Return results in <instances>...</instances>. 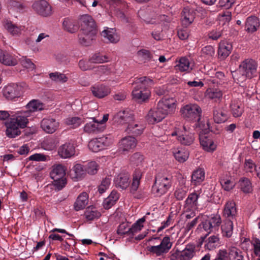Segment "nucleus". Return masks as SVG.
<instances>
[{
	"label": "nucleus",
	"instance_id": "nucleus-35",
	"mask_svg": "<svg viewBox=\"0 0 260 260\" xmlns=\"http://www.w3.org/2000/svg\"><path fill=\"white\" fill-rule=\"evenodd\" d=\"M62 27L64 30L73 34L78 31L79 27L75 21L70 18H65L62 22Z\"/></svg>",
	"mask_w": 260,
	"mask_h": 260
},
{
	"label": "nucleus",
	"instance_id": "nucleus-23",
	"mask_svg": "<svg viewBox=\"0 0 260 260\" xmlns=\"http://www.w3.org/2000/svg\"><path fill=\"white\" fill-rule=\"evenodd\" d=\"M195 254V246L190 244H187L183 250L176 252L179 260H190Z\"/></svg>",
	"mask_w": 260,
	"mask_h": 260
},
{
	"label": "nucleus",
	"instance_id": "nucleus-26",
	"mask_svg": "<svg viewBox=\"0 0 260 260\" xmlns=\"http://www.w3.org/2000/svg\"><path fill=\"white\" fill-rule=\"evenodd\" d=\"M237 214L235 203L232 201L227 202L224 206L223 216L226 219L234 220Z\"/></svg>",
	"mask_w": 260,
	"mask_h": 260
},
{
	"label": "nucleus",
	"instance_id": "nucleus-18",
	"mask_svg": "<svg viewBox=\"0 0 260 260\" xmlns=\"http://www.w3.org/2000/svg\"><path fill=\"white\" fill-rule=\"evenodd\" d=\"M93 95L98 99H103L108 96L111 91V88L104 84H96L90 87Z\"/></svg>",
	"mask_w": 260,
	"mask_h": 260
},
{
	"label": "nucleus",
	"instance_id": "nucleus-1",
	"mask_svg": "<svg viewBox=\"0 0 260 260\" xmlns=\"http://www.w3.org/2000/svg\"><path fill=\"white\" fill-rule=\"evenodd\" d=\"M30 112L21 110L11 112L10 117L5 122L6 135L10 138H14L21 134L20 129L25 128L29 123Z\"/></svg>",
	"mask_w": 260,
	"mask_h": 260
},
{
	"label": "nucleus",
	"instance_id": "nucleus-25",
	"mask_svg": "<svg viewBox=\"0 0 260 260\" xmlns=\"http://www.w3.org/2000/svg\"><path fill=\"white\" fill-rule=\"evenodd\" d=\"M101 36L107 43H116L119 41V37L113 28L107 27L102 31Z\"/></svg>",
	"mask_w": 260,
	"mask_h": 260
},
{
	"label": "nucleus",
	"instance_id": "nucleus-64",
	"mask_svg": "<svg viewBox=\"0 0 260 260\" xmlns=\"http://www.w3.org/2000/svg\"><path fill=\"white\" fill-rule=\"evenodd\" d=\"M187 190L184 185L177 188L174 193L175 198L178 200H183L186 196Z\"/></svg>",
	"mask_w": 260,
	"mask_h": 260
},
{
	"label": "nucleus",
	"instance_id": "nucleus-16",
	"mask_svg": "<svg viewBox=\"0 0 260 260\" xmlns=\"http://www.w3.org/2000/svg\"><path fill=\"white\" fill-rule=\"evenodd\" d=\"M85 122L83 132L87 134H95L103 131L105 128V126L101 125L94 117L89 118V121L85 120Z\"/></svg>",
	"mask_w": 260,
	"mask_h": 260
},
{
	"label": "nucleus",
	"instance_id": "nucleus-7",
	"mask_svg": "<svg viewBox=\"0 0 260 260\" xmlns=\"http://www.w3.org/2000/svg\"><path fill=\"white\" fill-rule=\"evenodd\" d=\"M66 169L62 165H54L52 167L50 177L53 180V184L58 190L61 189L66 185L65 178Z\"/></svg>",
	"mask_w": 260,
	"mask_h": 260
},
{
	"label": "nucleus",
	"instance_id": "nucleus-58",
	"mask_svg": "<svg viewBox=\"0 0 260 260\" xmlns=\"http://www.w3.org/2000/svg\"><path fill=\"white\" fill-rule=\"evenodd\" d=\"M231 109L232 113L235 117L241 116L243 113V109L241 107L240 105L235 102L231 104Z\"/></svg>",
	"mask_w": 260,
	"mask_h": 260
},
{
	"label": "nucleus",
	"instance_id": "nucleus-5",
	"mask_svg": "<svg viewBox=\"0 0 260 260\" xmlns=\"http://www.w3.org/2000/svg\"><path fill=\"white\" fill-rule=\"evenodd\" d=\"M169 137L170 139L172 138L176 139L179 143L185 146L190 145L195 139L194 134L184 126L181 128L175 127Z\"/></svg>",
	"mask_w": 260,
	"mask_h": 260
},
{
	"label": "nucleus",
	"instance_id": "nucleus-4",
	"mask_svg": "<svg viewBox=\"0 0 260 260\" xmlns=\"http://www.w3.org/2000/svg\"><path fill=\"white\" fill-rule=\"evenodd\" d=\"M172 176L167 172H159L155 177L152 191L157 196L166 193L172 185Z\"/></svg>",
	"mask_w": 260,
	"mask_h": 260
},
{
	"label": "nucleus",
	"instance_id": "nucleus-8",
	"mask_svg": "<svg viewBox=\"0 0 260 260\" xmlns=\"http://www.w3.org/2000/svg\"><path fill=\"white\" fill-rule=\"evenodd\" d=\"M201 112V108L195 104H187L180 109L182 117L190 121H199Z\"/></svg>",
	"mask_w": 260,
	"mask_h": 260
},
{
	"label": "nucleus",
	"instance_id": "nucleus-38",
	"mask_svg": "<svg viewBox=\"0 0 260 260\" xmlns=\"http://www.w3.org/2000/svg\"><path fill=\"white\" fill-rule=\"evenodd\" d=\"M220 184L222 188L225 191H230L235 186L234 179L231 176H222L220 179Z\"/></svg>",
	"mask_w": 260,
	"mask_h": 260
},
{
	"label": "nucleus",
	"instance_id": "nucleus-44",
	"mask_svg": "<svg viewBox=\"0 0 260 260\" xmlns=\"http://www.w3.org/2000/svg\"><path fill=\"white\" fill-rule=\"evenodd\" d=\"M238 185L240 189L244 193H250L252 191L251 182L247 178H241L238 182Z\"/></svg>",
	"mask_w": 260,
	"mask_h": 260
},
{
	"label": "nucleus",
	"instance_id": "nucleus-21",
	"mask_svg": "<svg viewBox=\"0 0 260 260\" xmlns=\"http://www.w3.org/2000/svg\"><path fill=\"white\" fill-rule=\"evenodd\" d=\"M114 119L116 122L122 124H128L134 120L133 112L127 109L118 112L115 115Z\"/></svg>",
	"mask_w": 260,
	"mask_h": 260
},
{
	"label": "nucleus",
	"instance_id": "nucleus-6",
	"mask_svg": "<svg viewBox=\"0 0 260 260\" xmlns=\"http://www.w3.org/2000/svg\"><path fill=\"white\" fill-rule=\"evenodd\" d=\"M28 89L25 83L10 84L3 88V94L7 100H13L22 96Z\"/></svg>",
	"mask_w": 260,
	"mask_h": 260
},
{
	"label": "nucleus",
	"instance_id": "nucleus-2",
	"mask_svg": "<svg viewBox=\"0 0 260 260\" xmlns=\"http://www.w3.org/2000/svg\"><path fill=\"white\" fill-rule=\"evenodd\" d=\"M152 83V81L146 77H142L138 79L135 82L132 91L133 98L141 102L147 100L151 94L148 86Z\"/></svg>",
	"mask_w": 260,
	"mask_h": 260
},
{
	"label": "nucleus",
	"instance_id": "nucleus-17",
	"mask_svg": "<svg viewBox=\"0 0 260 260\" xmlns=\"http://www.w3.org/2000/svg\"><path fill=\"white\" fill-rule=\"evenodd\" d=\"M200 143L202 149L207 152H213L217 147V142L212 137L204 134L200 135Z\"/></svg>",
	"mask_w": 260,
	"mask_h": 260
},
{
	"label": "nucleus",
	"instance_id": "nucleus-53",
	"mask_svg": "<svg viewBox=\"0 0 260 260\" xmlns=\"http://www.w3.org/2000/svg\"><path fill=\"white\" fill-rule=\"evenodd\" d=\"M111 178L106 177L103 179L98 187V191L100 194L105 192L108 189L111 185Z\"/></svg>",
	"mask_w": 260,
	"mask_h": 260
},
{
	"label": "nucleus",
	"instance_id": "nucleus-60",
	"mask_svg": "<svg viewBox=\"0 0 260 260\" xmlns=\"http://www.w3.org/2000/svg\"><path fill=\"white\" fill-rule=\"evenodd\" d=\"M85 171L89 174L94 175L98 172L99 170V165L95 161H92L89 162L85 167Z\"/></svg>",
	"mask_w": 260,
	"mask_h": 260
},
{
	"label": "nucleus",
	"instance_id": "nucleus-49",
	"mask_svg": "<svg viewBox=\"0 0 260 260\" xmlns=\"http://www.w3.org/2000/svg\"><path fill=\"white\" fill-rule=\"evenodd\" d=\"M138 14L139 16L144 20L148 24H153L155 23L154 20L155 18H154V14H150V12H146L144 10H140L138 11Z\"/></svg>",
	"mask_w": 260,
	"mask_h": 260
},
{
	"label": "nucleus",
	"instance_id": "nucleus-28",
	"mask_svg": "<svg viewBox=\"0 0 260 260\" xmlns=\"http://www.w3.org/2000/svg\"><path fill=\"white\" fill-rule=\"evenodd\" d=\"M150 215V213L148 212L144 217L138 220L130 229H128V233L132 235H134L139 232L143 228V223L146 220H151V219L149 217Z\"/></svg>",
	"mask_w": 260,
	"mask_h": 260
},
{
	"label": "nucleus",
	"instance_id": "nucleus-54",
	"mask_svg": "<svg viewBox=\"0 0 260 260\" xmlns=\"http://www.w3.org/2000/svg\"><path fill=\"white\" fill-rule=\"evenodd\" d=\"M142 174L140 171L135 172L133 176V182L131 186V192L134 193L138 189L139 184L140 180L141 178Z\"/></svg>",
	"mask_w": 260,
	"mask_h": 260
},
{
	"label": "nucleus",
	"instance_id": "nucleus-47",
	"mask_svg": "<svg viewBox=\"0 0 260 260\" xmlns=\"http://www.w3.org/2000/svg\"><path fill=\"white\" fill-rule=\"evenodd\" d=\"M229 258L230 260H245L243 252L235 247L230 248Z\"/></svg>",
	"mask_w": 260,
	"mask_h": 260
},
{
	"label": "nucleus",
	"instance_id": "nucleus-57",
	"mask_svg": "<svg viewBox=\"0 0 260 260\" xmlns=\"http://www.w3.org/2000/svg\"><path fill=\"white\" fill-rule=\"evenodd\" d=\"M136 56L139 61L143 62L149 60L151 58L150 52L145 49H141L138 51Z\"/></svg>",
	"mask_w": 260,
	"mask_h": 260
},
{
	"label": "nucleus",
	"instance_id": "nucleus-30",
	"mask_svg": "<svg viewBox=\"0 0 260 260\" xmlns=\"http://www.w3.org/2000/svg\"><path fill=\"white\" fill-rule=\"evenodd\" d=\"M194 13L188 8H184L182 13L181 22L183 25L189 26L194 21Z\"/></svg>",
	"mask_w": 260,
	"mask_h": 260
},
{
	"label": "nucleus",
	"instance_id": "nucleus-31",
	"mask_svg": "<svg viewBox=\"0 0 260 260\" xmlns=\"http://www.w3.org/2000/svg\"><path fill=\"white\" fill-rule=\"evenodd\" d=\"M198 195L196 193L190 194L185 201V209L186 211H193L197 209Z\"/></svg>",
	"mask_w": 260,
	"mask_h": 260
},
{
	"label": "nucleus",
	"instance_id": "nucleus-29",
	"mask_svg": "<svg viewBox=\"0 0 260 260\" xmlns=\"http://www.w3.org/2000/svg\"><path fill=\"white\" fill-rule=\"evenodd\" d=\"M85 167L81 164H77L70 171V176L75 181L81 179L85 174Z\"/></svg>",
	"mask_w": 260,
	"mask_h": 260
},
{
	"label": "nucleus",
	"instance_id": "nucleus-63",
	"mask_svg": "<svg viewBox=\"0 0 260 260\" xmlns=\"http://www.w3.org/2000/svg\"><path fill=\"white\" fill-rule=\"evenodd\" d=\"M199 126L202 131V134L205 135L208 133L210 128V124L209 119L208 118H204L203 121L199 123Z\"/></svg>",
	"mask_w": 260,
	"mask_h": 260
},
{
	"label": "nucleus",
	"instance_id": "nucleus-32",
	"mask_svg": "<svg viewBox=\"0 0 260 260\" xmlns=\"http://www.w3.org/2000/svg\"><path fill=\"white\" fill-rule=\"evenodd\" d=\"M45 106L43 103L38 100H32L26 106L24 111L30 112V117L34 112L41 111L44 109Z\"/></svg>",
	"mask_w": 260,
	"mask_h": 260
},
{
	"label": "nucleus",
	"instance_id": "nucleus-10",
	"mask_svg": "<svg viewBox=\"0 0 260 260\" xmlns=\"http://www.w3.org/2000/svg\"><path fill=\"white\" fill-rule=\"evenodd\" d=\"M221 223V218L219 215H216L210 218L209 220L202 222L200 224L198 229H203L204 231L207 232L205 236L201 237L202 241H204L207 235L211 232L216 230Z\"/></svg>",
	"mask_w": 260,
	"mask_h": 260
},
{
	"label": "nucleus",
	"instance_id": "nucleus-40",
	"mask_svg": "<svg viewBox=\"0 0 260 260\" xmlns=\"http://www.w3.org/2000/svg\"><path fill=\"white\" fill-rule=\"evenodd\" d=\"M175 68L176 70L180 72H189L191 70L189 60L184 57H181L176 61Z\"/></svg>",
	"mask_w": 260,
	"mask_h": 260
},
{
	"label": "nucleus",
	"instance_id": "nucleus-34",
	"mask_svg": "<svg viewBox=\"0 0 260 260\" xmlns=\"http://www.w3.org/2000/svg\"><path fill=\"white\" fill-rule=\"evenodd\" d=\"M88 202V196L86 192H83L78 197L74 204V208L76 211L83 209Z\"/></svg>",
	"mask_w": 260,
	"mask_h": 260
},
{
	"label": "nucleus",
	"instance_id": "nucleus-9",
	"mask_svg": "<svg viewBox=\"0 0 260 260\" xmlns=\"http://www.w3.org/2000/svg\"><path fill=\"white\" fill-rule=\"evenodd\" d=\"M172 246V242L168 236H166L161 240L159 244L148 247V250L157 256H163L168 253Z\"/></svg>",
	"mask_w": 260,
	"mask_h": 260
},
{
	"label": "nucleus",
	"instance_id": "nucleus-3",
	"mask_svg": "<svg viewBox=\"0 0 260 260\" xmlns=\"http://www.w3.org/2000/svg\"><path fill=\"white\" fill-rule=\"evenodd\" d=\"M256 64L252 59H247L239 66V69L233 73V77L238 82L242 83L247 78H250L256 73Z\"/></svg>",
	"mask_w": 260,
	"mask_h": 260
},
{
	"label": "nucleus",
	"instance_id": "nucleus-27",
	"mask_svg": "<svg viewBox=\"0 0 260 260\" xmlns=\"http://www.w3.org/2000/svg\"><path fill=\"white\" fill-rule=\"evenodd\" d=\"M232 50V46L231 43L226 41H221L218 50L219 57L222 59L226 58L231 53Z\"/></svg>",
	"mask_w": 260,
	"mask_h": 260
},
{
	"label": "nucleus",
	"instance_id": "nucleus-33",
	"mask_svg": "<svg viewBox=\"0 0 260 260\" xmlns=\"http://www.w3.org/2000/svg\"><path fill=\"white\" fill-rule=\"evenodd\" d=\"M223 92L219 88H209L205 92V96L215 102L219 101L222 98Z\"/></svg>",
	"mask_w": 260,
	"mask_h": 260
},
{
	"label": "nucleus",
	"instance_id": "nucleus-19",
	"mask_svg": "<svg viewBox=\"0 0 260 260\" xmlns=\"http://www.w3.org/2000/svg\"><path fill=\"white\" fill-rule=\"evenodd\" d=\"M95 30H87L85 28L81 29V31L78 35L79 42L83 46H89L95 39Z\"/></svg>",
	"mask_w": 260,
	"mask_h": 260
},
{
	"label": "nucleus",
	"instance_id": "nucleus-62",
	"mask_svg": "<svg viewBox=\"0 0 260 260\" xmlns=\"http://www.w3.org/2000/svg\"><path fill=\"white\" fill-rule=\"evenodd\" d=\"M215 54V49L211 45L205 46L202 49V56L205 58H209L214 56Z\"/></svg>",
	"mask_w": 260,
	"mask_h": 260
},
{
	"label": "nucleus",
	"instance_id": "nucleus-55",
	"mask_svg": "<svg viewBox=\"0 0 260 260\" xmlns=\"http://www.w3.org/2000/svg\"><path fill=\"white\" fill-rule=\"evenodd\" d=\"M83 122V121L81 118L77 117H69L65 119V123L72 128L78 127Z\"/></svg>",
	"mask_w": 260,
	"mask_h": 260
},
{
	"label": "nucleus",
	"instance_id": "nucleus-45",
	"mask_svg": "<svg viewBox=\"0 0 260 260\" xmlns=\"http://www.w3.org/2000/svg\"><path fill=\"white\" fill-rule=\"evenodd\" d=\"M228 119L226 111L222 109H217L213 111V119L216 123H221Z\"/></svg>",
	"mask_w": 260,
	"mask_h": 260
},
{
	"label": "nucleus",
	"instance_id": "nucleus-15",
	"mask_svg": "<svg viewBox=\"0 0 260 260\" xmlns=\"http://www.w3.org/2000/svg\"><path fill=\"white\" fill-rule=\"evenodd\" d=\"M32 7L35 11L43 16H48L52 13L51 6L45 0H40L35 2Z\"/></svg>",
	"mask_w": 260,
	"mask_h": 260
},
{
	"label": "nucleus",
	"instance_id": "nucleus-42",
	"mask_svg": "<svg viewBox=\"0 0 260 260\" xmlns=\"http://www.w3.org/2000/svg\"><path fill=\"white\" fill-rule=\"evenodd\" d=\"M175 159L180 162L185 161L189 156V152L182 148H175L173 151Z\"/></svg>",
	"mask_w": 260,
	"mask_h": 260
},
{
	"label": "nucleus",
	"instance_id": "nucleus-52",
	"mask_svg": "<svg viewBox=\"0 0 260 260\" xmlns=\"http://www.w3.org/2000/svg\"><path fill=\"white\" fill-rule=\"evenodd\" d=\"M17 57L6 52L2 63L6 66H14L17 64Z\"/></svg>",
	"mask_w": 260,
	"mask_h": 260
},
{
	"label": "nucleus",
	"instance_id": "nucleus-51",
	"mask_svg": "<svg viewBox=\"0 0 260 260\" xmlns=\"http://www.w3.org/2000/svg\"><path fill=\"white\" fill-rule=\"evenodd\" d=\"M224 79V75L222 72H216L215 76L207 79L210 85H218L221 84Z\"/></svg>",
	"mask_w": 260,
	"mask_h": 260
},
{
	"label": "nucleus",
	"instance_id": "nucleus-20",
	"mask_svg": "<svg viewBox=\"0 0 260 260\" xmlns=\"http://www.w3.org/2000/svg\"><path fill=\"white\" fill-rule=\"evenodd\" d=\"M41 126L46 133L53 134L58 128L59 123L54 118L47 117L42 120Z\"/></svg>",
	"mask_w": 260,
	"mask_h": 260
},
{
	"label": "nucleus",
	"instance_id": "nucleus-39",
	"mask_svg": "<svg viewBox=\"0 0 260 260\" xmlns=\"http://www.w3.org/2000/svg\"><path fill=\"white\" fill-rule=\"evenodd\" d=\"M234 220L226 219L221 225V231L223 236L230 238L233 233Z\"/></svg>",
	"mask_w": 260,
	"mask_h": 260
},
{
	"label": "nucleus",
	"instance_id": "nucleus-13",
	"mask_svg": "<svg viewBox=\"0 0 260 260\" xmlns=\"http://www.w3.org/2000/svg\"><path fill=\"white\" fill-rule=\"evenodd\" d=\"M137 141L133 137H126L122 139L119 142L118 151L121 153H125L134 149L137 145Z\"/></svg>",
	"mask_w": 260,
	"mask_h": 260
},
{
	"label": "nucleus",
	"instance_id": "nucleus-59",
	"mask_svg": "<svg viewBox=\"0 0 260 260\" xmlns=\"http://www.w3.org/2000/svg\"><path fill=\"white\" fill-rule=\"evenodd\" d=\"M90 60L93 63H102L107 62L109 60V57L106 55L95 53L91 57Z\"/></svg>",
	"mask_w": 260,
	"mask_h": 260
},
{
	"label": "nucleus",
	"instance_id": "nucleus-50",
	"mask_svg": "<svg viewBox=\"0 0 260 260\" xmlns=\"http://www.w3.org/2000/svg\"><path fill=\"white\" fill-rule=\"evenodd\" d=\"M49 76L52 81L56 82L63 83L68 80V77L66 75L58 72L50 73Z\"/></svg>",
	"mask_w": 260,
	"mask_h": 260
},
{
	"label": "nucleus",
	"instance_id": "nucleus-56",
	"mask_svg": "<svg viewBox=\"0 0 260 260\" xmlns=\"http://www.w3.org/2000/svg\"><path fill=\"white\" fill-rule=\"evenodd\" d=\"M219 241V238L217 236L213 235L209 237L207 241V243L205 247L208 250H213L215 248Z\"/></svg>",
	"mask_w": 260,
	"mask_h": 260
},
{
	"label": "nucleus",
	"instance_id": "nucleus-41",
	"mask_svg": "<svg viewBox=\"0 0 260 260\" xmlns=\"http://www.w3.org/2000/svg\"><path fill=\"white\" fill-rule=\"evenodd\" d=\"M82 29L87 30H95V23L91 17L88 15H83L81 18Z\"/></svg>",
	"mask_w": 260,
	"mask_h": 260
},
{
	"label": "nucleus",
	"instance_id": "nucleus-11",
	"mask_svg": "<svg viewBox=\"0 0 260 260\" xmlns=\"http://www.w3.org/2000/svg\"><path fill=\"white\" fill-rule=\"evenodd\" d=\"M112 143L110 138L103 137L91 140L88 143L89 149L93 152H97L109 146Z\"/></svg>",
	"mask_w": 260,
	"mask_h": 260
},
{
	"label": "nucleus",
	"instance_id": "nucleus-46",
	"mask_svg": "<svg viewBox=\"0 0 260 260\" xmlns=\"http://www.w3.org/2000/svg\"><path fill=\"white\" fill-rule=\"evenodd\" d=\"M205 179V171L203 169L200 168L194 171L191 176V182L197 185L204 181Z\"/></svg>",
	"mask_w": 260,
	"mask_h": 260
},
{
	"label": "nucleus",
	"instance_id": "nucleus-24",
	"mask_svg": "<svg viewBox=\"0 0 260 260\" xmlns=\"http://www.w3.org/2000/svg\"><path fill=\"white\" fill-rule=\"evenodd\" d=\"M129 175L127 172H121L115 177L114 181L116 187L124 189L129 185Z\"/></svg>",
	"mask_w": 260,
	"mask_h": 260
},
{
	"label": "nucleus",
	"instance_id": "nucleus-37",
	"mask_svg": "<svg viewBox=\"0 0 260 260\" xmlns=\"http://www.w3.org/2000/svg\"><path fill=\"white\" fill-rule=\"evenodd\" d=\"M143 130V126L140 124L138 122L135 121L134 120L128 124L126 129L128 133L132 134L135 136L141 135Z\"/></svg>",
	"mask_w": 260,
	"mask_h": 260
},
{
	"label": "nucleus",
	"instance_id": "nucleus-36",
	"mask_svg": "<svg viewBox=\"0 0 260 260\" xmlns=\"http://www.w3.org/2000/svg\"><path fill=\"white\" fill-rule=\"evenodd\" d=\"M259 26V20L256 17L251 16L247 18L245 23V28L248 32H254L257 30Z\"/></svg>",
	"mask_w": 260,
	"mask_h": 260
},
{
	"label": "nucleus",
	"instance_id": "nucleus-48",
	"mask_svg": "<svg viewBox=\"0 0 260 260\" xmlns=\"http://www.w3.org/2000/svg\"><path fill=\"white\" fill-rule=\"evenodd\" d=\"M84 216L88 220H93L99 218L101 213L92 206L88 207L84 212Z\"/></svg>",
	"mask_w": 260,
	"mask_h": 260
},
{
	"label": "nucleus",
	"instance_id": "nucleus-12",
	"mask_svg": "<svg viewBox=\"0 0 260 260\" xmlns=\"http://www.w3.org/2000/svg\"><path fill=\"white\" fill-rule=\"evenodd\" d=\"M157 104L167 116L175 112L177 107V100L174 98H165L160 100Z\"/></svg>",
	"mask_w": 260,
	"mask_h": 260
},
{
	"label": "nucleus",
	"instance_id": "nucleus-43",
	"mask_svg": "<svg viewBox=\"0 0 260 260\" xmlns=\"http://www.w3.org/2000/svg\"><path fill=\"white\" fill-rule=\"evenodd\" d=\"M119 198V194L117 191L113 190L108 198L105 199L103 206L106 209L110 208L114 205Z\"/></svg>",
	"mask_w": 260,
	"mask_h": 260
},
{
	"label": "nucleus",
	"instance_id": "nucleus-22",
	"mask_svg": "<svg viewBox=\"0 0 260 260\" xmlns=\"http://www.w3.org/2000/svg\"><path fill=\"white\" fill-rule=\"evenodd\" d=\"M58 154L62 158H70L75 155V147L73 143H66L59 147Z\"/></svg>",
	"mask_w": 260,
	"mask_h": 260
},
{
	"label": "nucleus",
	"instance_id": "nucleus-14",
	"mask_svg": "<svg viewBox=\"0 0 260 260\" xmlns=\"http://www.w3.org/2000/svg\"><path fill=\"white\" fill-rule=\"evenodd\" d=\"M166 116L165 113L157 105L156 108L149 110L146 116V119L149 123L154 124L161 121Z\"/></svg>",
	"mask_w": 260,
	"mask_h": 260
},
{
	"label": "nucleus",
	"instance_id": "nucleus-61",
	"mask_svg": "<svg viewBox=\"0 0 260 260\" xmlns=\"http://www.w3.org/2000/svg\"><path fill=\"white\" fill-rule=\"evenodd\" d=\"M5 28L12 35H16L20 33L21 28L12 23L11 22H6L4 24Z\"/></svg>",
	"mask_w": 260,
	"mask_h": 260
}]
</instances>
